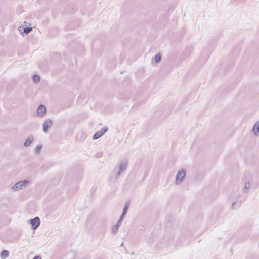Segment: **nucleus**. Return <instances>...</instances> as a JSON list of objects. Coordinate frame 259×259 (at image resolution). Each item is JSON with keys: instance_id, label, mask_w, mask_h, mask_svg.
<instances>
[{"instance_id": "1", "label": "nucleus", "mask_w": 259, "mask_h": 259, "mask_svg": "<svg viewBox=\"0 0 259 259\" xmlns=\"http://www.w3.org/2000/svg\"><path fill=\"white\" fill-rule=\"evenodd\" d=\"M29 184V181L27 180L19 181L12 187V190L13 191H18L21 190L23 187H27Z\"/></svg>"}, {"instance_id": "2", "label": "nucleus", "mask_w": 259, "mask_h": 259, "mask_svg": "<svg viewBox=\"0 0 259 259\" xmlns=\"http://www.w3.org/2000/svg\"><path fill=\"white\" fill-rule=\"evenodd\" d=\"M186 177V171L185 169H182L178 171L176 177V184L177 185H179L185 179Z\"/></svg>"}, {"instance_id": "3", "label": "nucleus", "mask_w": 259, "mask_h": 259, "mask_svg": "<svg viewBox=\"0 0 259 259\" xmlns=\"http://www.w3.org/2000/svg\"><path fill=\"white\" fill-rule=\"evenodd\" d=\"M30 224L31 225V228L33 230L36 229L40 225V221L38 217H36L33 219L28 220Z\"/></svg>"}, {"instance_id": "4", "label": "nucleus", "mask_w": 259, "mask_h": 259, "mask_svg": "<svg viewBox=\"0 0 259 259\" xmlns=\"http://www.w3.org/2000/svg\"><path fill=\"white\" fill-rule=\"evenodd\" d=\"M47 109L45 105L40 104L36 110L37 115L39 117H42L46 114Z\"/></svg>"}, {"instance_id": "5", "label": "nucleus", "mask_w": 259, "mask_h": 259, "mask_svg": "<svg viewBox=\"0 0 259 259\" xmlns=\"http://www.w3.org/2000/svg\"><path fill=\"white\" fill-rule=\"evenodd\" d=\"M53 125L52 120L50 118L46 119L42 124V130L44 133H47L48 129Z\"/></svg>"}, {"instance_id": "6", "label": "nucleus", "mask_w": 259, "mask_h": 259, "mask_svg": "<svg viewBox=\"0 0 259 259\" xmlns=\"http://www.w3.org/2000/svg\"><path fill=\"white\" fill-rule=\"evenodd\" d=\"M108 127L105 126L101 130L96 132L93 136V140H97L105 134L108 131Z\"/></svg>"}, {"instance_id": "7", "label": "nucleus", "mask_w": 259, "mask_h": 259, "mask_svg": "<svg viewBox=\"0 0 259 259\" xmlns=\"http://www.w3.org/2000/svg\"><path fill=\"white\" fill-rule=\"evenodd\" d=\"M126 166H127V162L126 161H123L119 164L118 171L115 176L116 179H117V178H118L119 177V176L123 172V171L126 168Z\"/></svg>"}, {"instance_id": "8", "label": "nucleus", "mask_w": 259, "mask_h": 259, "mask_svg": "<svg viewBox=\"0 0 259 259\" xmlns=\"http://www.w3.org/2000/svg\"><path fill=\"white\" fill-rule=\"evenodd\" d=\"M252 132L255 136L259 135V121L254 124L252 128Z\"/></svg>"}, {"instance_id": "9", "label": "nucleus", "mask_w": 259, "mask_h": 259, "mask_svg": "<svg viewBox=\"0 0 259 259\" xmlns=\"http://www.w3.org/2000/svg\"><path fill=\"white\" fill-rule=\"evenodd\" d=\"M34 140V137L32 135H29L24 143V146L25 147L29 146Z\"/></svg>"}, {"instance_id": "10", "label": "nucleus", "mask_w": 259, "mask_h": 259, "mask_svg": "<svg viewBox=\"0 0 259 259\" xmlns=\"http://www.w3.org/2000/svg\"><path fill=\"white\" fill-rule=\"evenodd\" d=\"M9 255V251L8 250L4 249L1 253V257L2 259H6Z\"/></svg>"}, {"instance_id": "11", "label": "nucleus", "mask_w": 259, "mask_h": 259, "mask_svg": "<svg viewBox=\"0 0 259 259\" xmlns=\"http://www.w3.org/2000/svg\"><path fill=\"white\" fill-rule=\"evenodd\" d=\"M161 56L160 53H157L154 57V60L155 63L158 64L160 62Z\"/></svg>"}, {"instance_id": "12", "label": "nucleus", "mask_w": 259, "mask_h": 259, "mask_svg": "<svg viewBox=\"0 0 259 259\" xmlns=\"http://www.w3.org/2000/svg\"><path fill=\"white\" fill-rule=\"evenodd\" d=\"M32 80L34 83H38L40 81V77L38 74H34L32 76Z\"/></svg>"}, {"instance_id": "13", "label": "nucleus", "mask_w": 259, "mask_h": 259, "mask_svg": "<svg viewBox=\"0 0 259 259\" xmlns=\"http://www.w3.org/2000/svg\"><path fill=\"white\" fill-rule=\"evenodd\" d=\"M32 30V27L26 26L23 28V33H25V34H28L30 32H31Z\"/></svg>"}, {"instance_id": "14", "label": "nucleus", "mask_w": 259, "mask_h": 259, "mask_svg": "<svg viewBox=\"0 0 259 259\" xmlns=\"http://www.w3.org/2000/svg\"><path fill=\"white\" fill-rule=\"evenodd\" d=\"M129 205H130V203L128 202H126L123 208V210L122 212V213H123L124 214H126L127 210L128 208Z\"/></svg>"}, {"instance_id": "15", "label": "nucleus", "mask_w": 259, "mask_h": 259, "mask_svg": "<svg viewBox=\"0 0 259 259\" xmlns=\"http://www.w3.org/2000/svg\"><path fill=\"white\" fill-rule=\"evenodd\" d=\"M119 227L117 225L113 226L112 227V233L115 234L117 232Z\"/></svg>"}, {"instance_id": "16", "label": "nucleus", "mask_w": 259, "mask_h": 259, "mask_svg": "<svg viewBox=\"0 0 259 259\" xmlns=\"http://www.w3.org/2000/svg\"><path fill=\"white\" fill-rule=\"evenodd\" d=\"M42 147V145H39L35 149V152L36 154H39L40 150Z\"/></svg>"}, {"instance_id": "17", "label": "nucleus", "mask_w": 259, "mask_h": 259, "mask_svg": "<svg viewBox=\"0 0 259 259\" xmlns=\"http://www.w3.org/2000/svg\"><path fill=\"white\" fill-rule=\"evenodd\" d=\"M249 188V183L248 182L247 183H246L244 185V187L243 189V192L244 193H246L247 191L248 190Z\"/></svg>"}, {"instance_id": "18", "label": "nucleus", "mask_w": 259, "mask_h": 259, "mask_svg": "<svg viewBox=\"0 0 259 259\" xmlns=\"http://www.w3.org/2000/svg\"><path fill=\"white\" fill-rule=\"evenodd\" d=\"M126 215V214H124L122 212V214H121V215L120 216L119 218V220H120V221H122V220H123L124 218V216Z\"/></svg>"}, {"instance_id": "19", "label": "nucleus", "mask_w": 259, "mask_h": 259, "mask_svg": "<svg viewBox=\"0 0 259 259\" xmlns=\"http://www.w3.org/2000/svg\"><path fill=\"white\" fill-rule=\"evenodd\" d=\"M32 259H41V257L40 255H37L34 256Z\"/></svg>"}, {"instance_id": "20", "label": "nucleus", "mask_w": 259, "mask_h": 259, "mask_svg": "<svg viewBox=\"0 0 259 259\" xmlns=\"http://www.w3.org/2000/svg\"><path fill=\"white\" fill-rule=\"evenodd\" d=\"M121 222L122 221L118 219L115 225H117L118 227H119L121 224Z\"/></svg>"}, {"instance_id": "21", "label": "nucleus", "mask_w": 259, "mask_h": 259, "mask_svg": "<svg viewBox=\"0 0 259 259\" xmlns=\"http://www.w3.org/2000/svg\"><path fill=\"white\" fill-rule=\"evenodd\" d=\"M236 203H237V201H234V202H233L232 203V207L233 208H234V206H235V205L236 204Z\"/></svg>"}, {"instance_id": "22", "label": "nucleus", "mask_w": 259, "mask_h": 259, "mask_svg": "<svg viewBox=\"0 0 259 259\" xmlns=\"http://www.w3.org/2000/svg\"><path fill=\"white\" fill-rule=\"evenodd\" d=\"M20 29H21V27H19V31H21V30H20Z\"/></svg>"}, {"instance_id": "23", "label": "nucleus", "mask_w": 259, "mask_h": 259, "mask_svg": "<svg viewBox=\"0 0 259 259\" xmlns=\"http://www.w3.org/2000/svg\"><path fill=\"white\" fill-rule=\"evenodd\" d=\"M123 245V242L121 243L120 246H122Z\"/></svg>"}]
</instances>
